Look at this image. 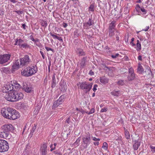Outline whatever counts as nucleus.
Instances as JSON below:
<instances>
[{
  "mask_svg": "<svg viewBox=\"0 0 155 155\" xmlns=\"http://www.w3.org/2000/svg\"><path fill=\"white\" fill-rule=\"evenodd\" d=\"M2 115L5 118L11 120H15L20 117L18 112L10 107L3 108L1 110Z\"/></svg>",
  "mask_w": 155,
  "mask_h": 155,
  "instance_id": "obj_1",
  "label": "nucleus"
},
{
  "mask_svg": "<svg viewBox=\"0 0 155 155\" xmlns=\"http://www.w3.org/2000/svg\"><path fill=\"white\" fill-rule=\"evenodd\" d=\"M14 85L11 82L5 84L3 91V92L8 93V97H23V94L20 91L13 90Z\"/></svg>",
  "mask_w": 155,
  "mask_h": 155,
  "instance_id": "obj_2",
  "label": "nucleus"
},
{
  "mask_svg": "<svg viewBox=\"0 0 155 155\" xmlns=\"http://www.w3.org/2000/svg\"><path fill=\"white\" fill-rule=\"evenodd\" d=\"M77 85L79 88L84 90L85 92H87L91 90L93 84L92 83H89L86 81H84L78 83Z\"/></svg>",
  "mask_w": 155,
  "mask_h": 155,
  "instance_id": "obj_3",
  "label": "nucleus"
},
{
  "mask_svg": "<svg viewBox=\"0 0 155 155\" xmlns=\"http://www.w3.org/2000/svg\"><path fill=\"white\" fill-rule=\"evenodd\" d=\"M20 64L21 67L28 65L31 62V60L29 55H25L23 57L19 59Z\"/></svg>",
  "mask_w": 155,
  "mask_h": 155,
  "instance_id": "obj_4",
  "label": "nucleus"
},
{
  "mask_svg": "<svg viewBox=\"0 0 155 155\" xmlns=\"http://www.w3.org/2000/svg\"><path fill=\"white\" fill-rule=\"evenodd\" d=\"M9 148L7 142L5 140L0 139V152H4L6 151Z\"/></svg>",
  "mask_w": 155,
  "mask_h": 155,
  "instance_id": "obj_5",
  "label": "nucleus"
},
{
  "mask_svg": "<svg viewBox=\"0 0 155 155\" xmlns=\"http://www.w3.org/2000/svg\"><path fill=\"white\" fill-rule=\"evenodd\" d=\"M82 139L83 142L84 144L83 147L84 149L87 148V145L90 143L91 140V137L90 134L88 132L86 133V134L82 137Z\"/></svg>",
  "mask_w": 155,
  "mask_h": 155,
  "instance_id": "obj_6",
  "label": "nucleus"
},
{
  "mask_svg": "<svg viewBox=\"0 0 155 155\" xmlns=\"http://www.w3.org/2000/svg\"><path fill=\"white\" fill-rule=\"evenodd\" d=\"M11 55L9 54L0 55V64H3L7 62L9 59Z\"/></svg>",
  "mask_w": 155,
  "mask_h": 155,
  "instance_id": "obj_7",
  "label": "nucleus"
},
{
  "mask_svg": "<svg viewBox=\"0 0 155 155\" xmlns=\"http://www.w3.org/2000/svg\"><path fill=\"white\" fill-rule=\"evenodd\" d=\"M2 130L10 134V132H12L14 130V127L11 124H7L3 125L2 126Z\"/></svg>",
  "mask_w": 155,
  "mask_h": 155,
  "instance_id": "obj_8",
  "label": "nucleus"
},
{
  "mask_svg": "<svg viewBox=\"0 0 155 155\" xmlns=\"http://www.w3.org/2000/svg\"><path fill=\"white\" fill-rule=\"evenodd\" d=\"M135 78V75L134 73V69L132 68L129 69V74L127 77L128 80L130 81L133 80Z\"/></svg>",
  "mask_w": 155,
  "mask_h": 155,
  "instance_id": "obj_9",
  "label": "nucleus"
},
{
  "mask_svg": "<svg viewBox=\"0 0 155 155\" xmlns=\"http://www.w3.org/2000/svg\"><path fill=\"white\" fill-rule=\"evenodd\" d=\"M27 68L31 76L34 74L37 71V68L36 66H28Z\"/></svg>",
  "mask_w": 155,
  "mask_h": 155,
  "instance_id": "obj_10",
  "label": "nucleus"
},
{
  "mask_svg": "<svg viewBox=\"0 0 155 155\" xmlns=\"http://www.w3.org/2000/svg\"><path fill=\"white\" fill-rule=\"evenodd\" d=\"M17 108L22 112H24L26 109V105L23 103L19 102L17 105Z\"/></svg>",
  "mask_w": 155,
  "mask_h": 155,
  "instance_id": "obj_11",
  "label": "nucleus"
},
{
  "mask_svg": "<svg viewBox=\"0 0 155 155\" xmlns=\"http://www.w3.org/2000/svg\"><path fill=\"white\" fill-rule=\"evenodd\" d=\"M76 54L78 55L79 57L84 56L86 54L85 52L84 51L83 49L79 48L76 49Z\"/></svg>",
  "mask_w": 155,
  "mask_h": 155,
  "instance_id": "obj_12",
  "label": "nucleus"
},
{
  "mask_svg": "<svg viewBox=\"0 0 155 155\" xmlns=\"http://www.w3.org/2000/svg\"><path fill=\"white\" fill-rule=\"evenodd\" d=\"M47 144L44 143L41 147V150L42 155H46L47 153Z\"/></svg>",
  "mask_w": 155,
  "mask_h": 155,
  "instance_id": "obj_13",
  "label": "nucleus"
},
{
  "mask_svg": "<svg viewBox=\"0 0 155 155\" xmlns=\"http://www.w3.org/2000/svg\"><path fill=\"white\" fill-rule=\"evenodd\" d=\"M62 99L61 98V97H59L58 99L55 101L52 107V109L55 110V108L58 106L59 105L61 104L62 101H61Z\"/></svg>",
  "mask_w": 155,
  "mask_h": 155,
  "instance_id": "obj_14",
  "label": "nucleus"
},
{
  "mask_svg": "<svg viewBox=\"0 0 155 155\" xmlns=\"http://www.w3.org/2000/svg\"><path fill=\"white\" fill-rule=\"evenodd\" d=\"M22 89L25 91L27 92H30L32 90V88L29 87L25 83H23Z\"/></svg>",
  "mask_w": 155,
  "mask_h": 155,
  "instance_id": "obj_15",
  "label": "nucleus"
},
{
  "mask_svg": "<svg viewBox=\"0 0 155 155\" xmlns=\"http://www.w3.org/2000/svg\"><path fill=\"white\" fill-rule=\"evenodd\" d=\"M134 143L133 145V148L135 150H137L140 145V141L139 140H136L134 141Z\"/></svg>",
  "mask_w": 155,
  "mask_h": 155,
  "instance_id": "obj_16",
  "label": "nucleus"
},
{
  "mask_svg": "<svg viewBox=\"0 0 155 155\" xmlns=\"http://www.w3.org/2000/svg\"><path fill=\"white\" fill-rule=\"evenodd\" d=\"M20 66H21L20 63L19 64L18 61V60H16L12 66V69L13 70L18 69Z\"/></svg>",
  "mask_w": 155,
  "mask_h": 155,
  "instance_id": "obj_17",
  "label": "nucleus"
},
{
  "mask_svg": "<svg viewBox=\"0 0 155 155\" xmlns=\"http://www.w3.org/2000/svg\"><path fill=\"white\" fill-rule=\"evenodd\" d=\"M9 134L8 133L4 131L3 130L2 131L0 132V137L4 138L8 137Z\"/></svg>",
  "mask_w": 155,
  "mask_h": 155,
  "instance_id": "obj_18",
  "label": "nucleus"
},
{
  "mask_svg": "<svg viewBox=\"0 0 155 155\" xmlns=\"http://www.w3.org/2000/svg\"><path fill=\"white\" fill-rule=\"evenodd\" d=\"M93 24L94 22L92 21V20L91 18H89L88 21L87 22L85 23L84 24V25L86 28H87L89 27L92 25Z\"/></svg>",
  "mask_w": 155,
  "mask_h": 155,
  "instance_id": "obj_19",
  "label": "nucleus"
},
{
  "mask_svg": "<svg viewBox=\"0 0 155 155\" xmlns=\"http://www.w3.org/2000/svg\"><path fill=\"white\" fill-rule=\"evenodd\" d=\"M21 74L22 75L25 76L29 77L31 76L27 67L25 68L23 71H21Z\"/></svg>",
  "mask_w": 155,
  "mask_h": 155,
  "instance_id": "obj_20",
  "label": "nucleus"
},
{
  "mask_svg": "<svg viewBox=\"0 0 155 155\" xmlns=\"http://www.w3.org/2000/svg\"><path fill=\"white\" fill-rule=\"evenodd\" d=\"M12 84L15 87L16 89L20 88L21 87V85L18 83L17 81L15 80H13L11 81Z\"/></svg>",
  "mask_w": 155,
  "mask_h": 155,
  "instance_id": "obj_21",
  "label": "nucleus"
},
{
  "mask_svg": "<svg viewBox=\"0 0 155 155\" xmlns=\"http://www.w3.org/2000/svg\"><path fill=\"white\" fill-rule=\"evenodd\" d=\"M87 57H84L81 60V62L80 63L81 68H83L85 65L86 60L87 59Z\"/></svg>",
  "mask_w": 155,
  "mask_h": 155,
  "instance_id": "obj_22",
  "label": "nucleus"
},
{
  "mask_svg": "<svg viewBox=\"0 0 155 155\" xmlns=\"http://www.w3.org/2000/svg\"><path fill=\"white\" fill-rule=\"evenodd\" d=\"M21 97H6V99L8 101L13 102L16 101L21 99Z\"/></svg>",
  "mask_w": 155,
  "mask_h": 155,
  "instance_id": "obj_23",
  "label": "nucleus"
},
{
  "mask_svg": "<svg viewBox=\"0 0 155 155\" xmlns=\"http://www.w3.org/2000/svg\"><path fill=\"white\" fill-rule=\"evenodd\" d=\"M109 30V36L112 37L114 36L115 34L116 33V31L117 30L116 29H108Z\"/></svg>",
  "mask_w": 155,
  "mask_h": 155,
  "instance_id": "obj_24",
  "label": "nucleus"
},
{
  "mask_svg": "<svg viewBox=\"0 0 155 155\" xmlns=\"http://www.w3.org/2000/svg\"><path fill=\"white\" fill-rule=\"evenodd\" d=\"M136 49L137 51H140L141 49V46L140 42L139 41L137 40V43L136 44Z\"/></svg>",
  "mask_w": 155,
  "mask_h": 155,
  "instance_id": "obj_25",
  "label": "nucleus"
},
{
  "mask_svg": "<svg viewBox=\"0 0 155 155\" xmlns=\"http://www.w3.org/2000/svg\"><path fill=\"white\" fill-rule=\"evenodd\" d=\"M100 81L101 83L104 84H106L108 82V79L104 77L100 78Z\"/></svg>",
  "mask_w": 155,
  "mask_h": 155,
  "instance_id": "obj_26",
  "label": "nucleus"
},
{
  "mask_svg": "<svg viewBox=\"0 0 155 155\" xmlns=\"http://www.w3.org/2000/svg\"><path fill=\"white\" fill-rule=\"evenodd\" d=\"M116 26V21H112L110 24L108 29H115V27Z\"/></svg>",
  "mask_w": 155,
  "mask_h": 155,
  "instance_id": "obj_27",
  "label": "nucleus"
},
{
  "mask_svg": "<svg viewBox=\"0 0 155 155\" xmlns=\"http://www.w3.org/2000/svg\"><path fill=\"white\" fill-rule=\"evenodd\" d=\"M111 94L114 96H121V93L120 91H114L111 92Z\"/></svg>",
  "mask_w": 155,
  "mask_h": 155,
  "instance_id": "obj_28",
  "label": "nucleus"
},
{
  "mask_svg": "<svg viewBox=\"0 0 155 155\" xmlns=\"http://www.w3.org/2000/svg\"><path fill=\"white\" fill-rule=\"evenodd\" d=\"M137 71L139 74H141L143 71V67L140 64H138Z\"/></svg>",
  "mask_w": 155,
  "mask_h": 155,
  "instance_id": "obj_29",
  "label": "nucleus"
},
{
  "mask_svg": "<svg viewBox=\"0 0 155 155\" xmlns=\"http://www.w3.org/2000/svg\"><path fill=\"white\" fill-rule=\"evenodd\" d=\"M40 22L42 26L45 28H46L47 27V22L46 21L44 20H41Z\"/></svg>",
  "mask_w": 155,
  "mask_h": 155,
  "instance_id": "obj_30",
  "label": "nucleus"
},
{
  "mask_svg": "<svg viewBox=\"0 0 155 155\" xmlns=\"http://www.w3.org/2000/svg\"><path fill=\"white\" fill-rule=\"evenodd\" d=\"M52 86L54 85V86H55L56 84V79L55 78V74H54L52 77Z\"/></svg>",
  "mask_w": 155,
  "mask_h": 155,
  "instance_id": "obj_31",
  "label": "nucleus"
},
{
  "mask_svg": "<svg viewBox=\"0 0 155 155\" xmlns=\"http://www.w3.org/2000/svg\"><path fill=\"white\" fill-rule=\"evenodd\" d=\"M124 130H125V137H126L127 139H128L130 138V134L128 132V131H127V130H125V128H124Z\"/></svg>",
  "mask_w": 155,
  "mask_h": 155,
  "instance_id": "obj_32",
  "label": "nucleus"
},
{
  "mask_svg": "<svg viewBox=\"0 0 155 155\" xmlns=\"http://www.w3.org/2000/svg\"><path fill=\"white\" fill-rule=\"evenodd\" d=\"M36 128V126L35 124L34 126L33 127L32 129H31V132L30 133V134H29V135H31V136H32V135L33 134V133L34 132L35 129Z\"/></svg>",
  "mask_w": 155,
  "mask_h": 155,
  "instance_id": "obj_33",
  "label": "nucleus"
},
{
  "mask_svg": "<svg viewBox=\"0 0 155 155\" xmlns=\"http://www.w3.org/2000/svg\"><path fill=\"white\" fill-rule=\"evenodd\" d=\"M19 47L21 48H24L28 47V45L27 44L25 43L22 44Z\"/></svg>",
  "mask_w": 155,
  "mask_h": 155,
  "instance_id": "obj_34",
  "label": "nucleus"
},
{
  "mask_svg": "<svg viewBox=\"0 0 155 155\" xmlns=\"http://www.w3.org/2000/svg\"><path fill=\"white\" fill-rule=\"evenodd\" d=\"M80 140L81 139L79 137L74 142V145L77 146H78L79 145V143L80 141Z\"/></svg>",
  "mask_w": 155,
  "mask_h": 155,
  "instance_id": "obj_35",
  "label": "nucleus"
},
{
  "mask_svg": "<svg viewBox=\"0 0 155 155\" xmlns=\"http://www.w3.org/2000/svg\"><path fill=\"white\" fill-rule=\"evenodd\" d=\"M116 34L115 35H116V40L117 41H118L119 40V35L120 34V33L119 31L118 30H117L116 31Z\"/></svg>",
  "mask_w": 155,
  "mask_h": 155,
  "instance_id": "obj_36",
  "label": "nucleus"
},
{
  "mask_svg": "<svg viewBox=\"0 0 155 155\" xmlns=\"http://www.w3.org/2000/svg\"><path fill=\"white\" fill-rule=\"evenodd\" d=\"M150 148L151 151L153 153H155V147L152 145H151L150 146Z\"/></svg>",
  "mask_w": 155,
  "mask_h": 155,
  "instance_id": "obj_37",
  "label": "nucleus"
},
{
  "mask_svg": "<svg viewBox=\"0 0 155 155\" xmlns=\"http://www.w3.org/2000/svg\"><path fill=\"white\" fill-rule=\"evenodd\" d=\"M108 145L107 143L104 142L103 143L102 148H104V150H106L107 149Z\"/></svg>",
  "mask_w": 155,
  "mask_h": 155,
  "instance_id": "obj_38",
  "label": "nucleus"
},
{
  "mask_svg": "<svg viewBox=\"0 0 155 155\" xmlns=\"http://www.w3.org/2000/svg\"><path fill=\"white\" fill-rule=\"evenodd\" d=\"M89 10L91 12H93L94 11V6L93 5H91L89 7Z\"/></svg>",
  "mask_w": 155,
  "mask_h": 155,
  "instance_id": "obj_39",
  "label": "nucleus"
},
{
  "mask_svg": "<svg viewBox=\"0 0 155 155\" xmlns=\"http://www.w3.org/2000/svg\"><path fill=\"white\" fill-rule=\"evenodd\" d=\"M17 40L18 41V43L19 46H20V45L22 44V43L24 41L23 40L21 39H17Z\"/></svg>",
  "mask_w": 155,
  "mask_h": 155,
  "instance_id": "obj_40",
  "label": "nucleus"
},
{
  "mask_svg": "<svg viewBox=\"0 0 155 155\" xmlns=\"http://www.w3.org/2000/svg\"><path fill=\"white\" fill-rule=\"evenodd\" d=\"M94 112V109L93 108H92L91 109L89 112H88V111L86 112V113L88 114H93Z\"/></svg>",
  "mask_w": 155,
  "mask_h": 155,
  "instance_id": "obj_41",
  "label": "nucleus"
},
{
  "mask_svg": "<svg viewBox=\"0 0 155 155\" xmlns=\"http://www.w3.org/2000/svg\"><path fill=\"white\" fill-rule=\"evenodd\" d=\"M61 91H66V86L64 85H61Z\"/></svg>",
  "mask_w": 155,
  "mask_h": 155,
  "instance_id": "obj_42",
  "label": "nucleus"
},
{
  "mask_svg": "<svg viewBox=\"0 0 155 155\" xmlns=\"http://www.w3.org/2000/svg\"><path fill=\"white\" fill-rule=\"evenodd\" d=\"M119 54L118 53L116 54H115L112 55H111V57L114 59H115L117 58V57H118L119 56Z\"/></svg>",
  "mask_w": 155,
  "mask_h": 155,
  "instance_id": "obj_43",
  "label": "nucleus"
},
{
  "mask_svg": "<svg viewBox=\"0 0 155 155\" xmlns=\"http://www.w3.org/2000/svg\"><path fill=\"white\" fill-rule=\"evenodd\" d=\"M101 69H103L104 70H107L108 68L105 65L103 64L101 65Z\"/></svg>",
  "mask_w": 155,
  "mask_h": 155,
  "instance_id": "obj_44",
  "label": "nucleus"
},
{
  "mask_svg": "<svg viewBox=\"0 0 155 155\" xmlns=\"http://www.w3.org/2000/svg\"><path fill=\"white\" fill-rule=\"evenodd\" d=\"M45 48L47 50V51H52L53 52H54V50L53 49H52L51 48L49 47H47L45 46Z\"/></svg>",
  "mask_w": 155,
  "mask_h": 155,
  "instance_id": "obj_45",
  "label": "nucleus"
},
{
  "mask_svg": "<svg viewBox=\"0 0 155 155\" xmlns=\"http://www.w3.org/2000/svg\"><path fill=\"white\" fill-rule=\"evenodd\" d=\"M140 10L144 14H146L147 13L146 10L143 8H141Z\"/></svg>",
  "mask_w": 155,
  "mask_h": 155,
  "instance_id": "obj_46",
  "label": "nucleus"
},
{
  "mask_svg": "<svg viewBox=\"0 0 155 155\" xmlns=\"http://www.w3.org/2000/svg\"><path fill=\"white\" fill-rule=\"evenodd\" d=\"M56 38L58 39V40L61 41V42H63V40L62 38L61 37H58L56 36Z\"/></svg>",
  "mask_w": 155,
  "mask_h": 155,
  "instance_id": "obj_47",
  "label": "nucleus"
},
{
  "mask_svg": "<svg viewBox=\"0 0 155 155\" xmlns=\"http://www.w3.org/2000/svg\"><path fill=\"white\" fill-rule=\"evenodd\" d=\"M56 38L58 39V40L61 41V42H63V40L62 38L61 37H58L56 36Z\"/></svg>",
  "mask_w": 155,
  "mask_h": 155,
  "instance_id": "obj_48",
  "label": "nucleus"
},
{
  "mask_svg": "<svg viewBox=\"0 0 155 155\" xmlns=\"http://www.w3.org/2000/svg\"><path fill=\"white\" fill-rule=\"evenodd\" d=\"M56 38L58 39V40L61 41V42H63V40L62 38L61 37H58L56 36Z\"/></svg>",
  "mask_w": 155,
  "mask_h": 155,
  "instance_id": "obj_49",
  "label": "nucleus"
},
{
  "mask_svg": "<svg viewBox=\"0 0 155 155\" xmlns=\"http://www.w3.org/2000/svg\"><path fill=\"white\" fill-rule=\"evenodd\" d=\"M56 38L58 39V40L61 41V42H63V40L62 38L61 37H58L56 36Z\"/></svg>",
  "mask_w": 155,
  "mask_h": 155,
  "instance_id": "obj_50",
  "label": "nucleus"
},
{
  "mask_svg": "<svg viewBox=\"0 0 155 155\" xmlns=\"http://www.w3.org/2000/svg\"><path fill=\"white\" fill-rule=\"evenodd\" d=\"M97 87L98 86L97 84H95L94 85L93 90L94 92H95V91L97 90Z\"/></svg>",
  "mask_w": 155,
  "mask_h": 155,
  "instance_id": "obj_51",
  "label": "nucleus"
},
{
  "mask_svg": "<svg viewBox=\"0 0 155 155\" xmlns=\"http://www.w3.org/2000/svg\"><path fill=\"white\" fill-rule=\"evenodd\" d=\"M107 110V108H102L101 110V112H106Z\"/></svg>",
  "mask_w": 155,
  "mask_h": 155,
  "instance_id": "obj_52",
  "label": "nucleus"
},
{
  "mask_svg": "<svg viewBox=\"0 0 155 155\" xmlns=\"http://www.w3.org/2000/svg\"><path fill=\"white\" fill-rule=\"evenodd\" d=\"M49 34L52 37L54 38V39H55L56 38V35H54V34H53L51 32H50L49 33Z\"/></svg>",
  "mask_w": 155,
  "mask_h": 155,
  "instance_id": "obj_53",
  "label": "nucleus"
},
{
  "mask_svg": "<svg viewBox=\"0 0 155 155\" xmlns=\"http://www.w3.org/2000/svg\"><path fill=\"white\" fill-rule=\"evenodd\" d=\"M149 27L148 26H146L145 28L143 29L142 30L145 31H148V29H149Z\"/></svg>",
  "mask_w": 155,
  "mask_h": 155,
  "instance_id": "obj_54",
  "label": "nucleus"
},
{
  "mask_svg": "<svg viewBox=\"0 0 155 155\" xmlns=\"http://www.w3.org/2000/svg\"><path fill=\"white\" fill-rule=\"evenodd\" d=\"M14 12H16L17 14L19 15L23 13V11H14Z\"/></svg>",
  "mask_w": 155,
  "mask_h": 155,
  "instance_id": "obj_55",
  "label": "nucleus"
},
{
  "mask_svg": "<svg viewBox=\"0 0 155 155\" xmlns=\"http://www.w3.org/2000/svg\"><path fill=\"white\" fill-rule=\"evenodd\" d=\"M118 84L120 85H123L124 84V82L123 81L121 80L118 82Z\"/></svg>",
  "mask_w": 155,
  "mask_h": 155,
  "instance_id": "obj_56",
  "label": "nucleus"
},
{
  "mask_svg": "<svg viewBox=\"0 0 155 155\" xmlns=\"http://www.w3.org/2000/svg\"><path fill=\"white\" fill-rule=\"evenodd\" d=\"M105 50L106 51V52H108L110 51V48L108 47V46H106L105 47Z\"/></svg>",
  "mask_w": 155,
  "mask_h": 155,
  "instance_id": "obj_57",
  "label": "nucleus"
},
{
  "mask_svg": "<svg viewBox=\"0 0 155 155\" xmlns=\"http://www.w3.org/2000/svg\"><path fill=\"white\" fill-rule=\"evenodd\" d=\"M145 72H147L148 74H150V73H151V70L150 69H147L145 71Z\"/></svg>",
  "mask_w": 155,
  "mask_h": 155,
  "instance_id": "obj_58",
  "label": "nucleus"
},
{
  "mask_svg": "<svg viewBox=\"0 0 155 155\" xmlns=\"http://www.w3.org/2000/svg\"><path fill=\"white\" fill-rule=\"evenodd\" d=\"M40 53L43 59L45 58V55L44 53L42 51H40Z\"/></svg>",
  "mask_w": 155,
  "mask_h": 155,
  "instance_id": "obj_59",
  "label": "nucleus"
},
{
  "mask_svg": "<svg viewBox=\"0 0 155 155\" xmlns=\"http://www.w3.org/2000/svg\"><path fill=\"white\" fill-rule=\"evenodd\" d=\"M93 140L94 141H98L100 140V139L99 138H97L95 137H92Z\"/></svg>",
  "mask_w": 155,
  "mask_h": 155,
  "instance_id": "obj_60",
  "label": "nucleus"
},
{
  "mask_svg": "<svg viewBox=\"0 0 155 155\" xmlns=\"http://www.w3.org/2000/svg\"><path fill=\"white\" fill-rule=\"evenodd\" d=\"M89 74L91 76L93 75L94 74V73L91 70H90Z\"/></svg>",
  "mask_w": 155,
  "mask_h": 155,
  "instance_id": "obj_61",
  "label": "nucleus"
},
{
  "mask_svg": "<svg viewBox=\"0 0 155 155\" xmlns=\"http://www.w3.org/2000/svg\"><path fill=\"white\" fill-rule=\"evenodd\" d=\"M39 41V39H38L37 38L35 39V40L34 41L35 43L36 44V45L38 46V45H37V44L36 43L37 42H38Z\"/></svg>",
  "mask_w": 155,
  "mask_h": 155,
  "instance_id": "obj_62",
  "label": "nucleus"
},
{
  "mask_svg": "<svg viewBox=\"0 0 155 155\" xmlns=\"http://www.w3.org/2000/svg\"><path fill=\"white\" fill-rule=\"evenodd\" d=\"M62 25L64 28H66L68 26V24L65 23H63Z\"/></svg>",
  "mask_w": 155,
  "mask_h": 155,
  "instance_id": "obj_63",
  "label": "nucleus"
},
{
  "mask_svg": "<svg viewBox=\"0 0 155 155\" xmlns=\"http://www.w3.org/2000/svg\"><path fill=\"white\" fill-rule=\"evenodd\" d=\"M22 26L24 29L25 30L26 29V25L25 24H24L22 25Z\"/></svg>",
  "mask_w": 155,
  "mask_h": 155,
  "instance_id": "obj_64",
  "label": "nucleus"
}]
</instances>
